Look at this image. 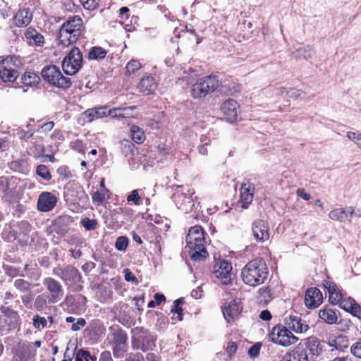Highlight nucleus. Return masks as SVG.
<instances>
[{
	"mask_svg": "<svg viewBox=\"0 0 361 361\" xmlns=\"http://www.w3.org/2000/svg\"><path fill=\"white\" fill-rule=\"evenodd\" d=\"M188 252L192 259L201 261L207 257V252L204 247L205 238L204 231L200 226L190 228L186 236Z\"/></svg>",
	"mask_w": 361,
	"mask_h": 361,
	"instance_id": "f03ea898",
	"label": "nucleus"
},
{
	"mask_svg": "<svg viewBox=\"0 0 361 361\" xmlns=\"http://www.w3.org/2000/svg\"><path fill=\"white\" fill-rule=\"evenodd\" d=\"M21 80H22V82L24 85L32 86L33 85L38 83V81L39 80V78L37 74H35L34 73L26 72L22 76Z\"/></svg>",
	"mask_w": 361,
	"mask_h": 361,
	"instance_id": "72a5a7b5",
	"label": "nucleus"
},
{
	"mask_svg": "<svg viewBox=\"0 0 361 361\" xmlns=\"http://www.w3.org/2000/svg\"><path fill=\"white\" fill-rule=\"evenodd\" d=\"M123 273L126 281L131 282L135 285L138 284L139 281L137 279L129 269H124Z\"/></svg>",
	"mask_w": 361,
	"mask_h": 361,
	"instance_id": "603ef678",
	"label": "nucleus"
},
{
	"mask_svg": "<svg viewBox=\"0 0 361 361\" xmlns=\"http://www.w3.org/2000/svg\"><path fill=\"white\" fill-rule=\"evenodd\" d=\"M105 198V195L104 192L96 191L92 195V199L94 203L97 204H100L103 202Z\"/></svg>",
	"mask_w": 361,
	"mask_h": 361,
	"instance_id": "5fc2aeb1",
	"label": "nucleus"
},
{
	"mask_svg": "<svg viewBox=\"0 0 361 361\" xmlns=\"http://www.w3.org/2000/svg\"><path fill=\"white\" fill-rule=\"evenodd\" d=\"M108 115L112 117L123 118V108H115L109 109Z\"/></svg>",
	"mask_w": 361,
	"mask_h": 361,
	"instance_id": "4d7b16f0",
	"label": "nucleus"
},
{
	"mask_svg": "<svg viewBox=\"0 0 361 361\" xmlns=\"http://www.w3.org/2000/svg\"><path fill=\"white\" fill-rule=\"evenodd\" d=\"M82 26V20L78 16L63 23L58 33V46L63 48L75 43L81 34Z\"/></svg>",
	"mask_w": 361,
	"mask_h": 361,
	"instance_id": "7ed1b4c3",
	"label": "nucleus"
},
{
	"mask_svg": "<svg viewBox=\"0 0 361 361\" xmlns=\"http://www.w3.org/2000/svg\"><path fill=\"white\" fill-rule=\"evenodd\" d=\"M81 224L87 231L96 229L97 226V220L85 218L81 220Z\"/></svg>",
	"mask_w": 361,
	"mask_h": 361,
	"instance_id": "49530a36",
	"label": "nucleus"
},
{
	"mask_svg": "<svg viewBox=\"0 0 361 361\" xmlns=\"http://www.w3.org/2000/svg\"><path fill=\"white\" fill-rule=\"evenodd\" d=\"M86 325V321L85 319L80 317L78 318L76 322H74L71 326V330L73 331H79Z\"/></svg>",
	"mask_w": 361,
	"mask_h": 361,
	"instance_id": "6e6d98bb",
	"label": "nucleus"
},
{
	"mask_svg": "<svg viewBox=\"0 0 361 361\" xmlns=\"http://www.w3.org/2000/svg\"><path fill=\"white\" fill-rule=\"evenodd\" d=\"M106 51L100 47H94L90 51L88 57L92 60H99L104 59L106 55Z\"/></svg>",
	"mask_w": 361,
	"mask_h": 361,
	"instance_id": "473e14b6",
	"label": "nucleus"
},
{
	"mask_svg": "<svg viewBox=\"0 0 361 361\" xmlns=\"http://www.w3.org/2000/svg\"><path fill=\"white\" fill-rule=\"evenodd\" d=\"M323 287L329 293V301L331 303L338 304L343 298L342 293L334 283L329 281H324Z\"/></svg>",
	"mask_w": 361,
	"mask_h": 361,
	"instance_id": "5701e85b",
	"label": "nucleus"
},
{
	"mask_svg": "<svg viewBox=\"0 0 361 361\" xmlns=\"http://www.w3.org/2000/svg\"><path fill=\"white\" fill-rule=\"evenodd\" d=\"M32 298H33V294L31 292H30L29 293L24 295L21 297L23 303L26 306H27L28 305H30L31 303Z\"/></svg>",
	"mask_w": 361,
	"mask_h": 361,
	"instance_id": "69168bd1",
	"label": "nucleus"
},
{
	"mask_svg": "<svg viewBox=\"0 0 361 361\" xmlns=\"http://www.w3.org/2000/svg\"><path fill=\"white\" fill-rule=\"evenodd\" d=\"M37 174L46 180H49L51 178V175L49 170L45 165H39L37 168Z\"/></svg>",
	"mask_w": 361,
	"mask_h": 361,
	"instance_id": "a19ab883",
	"label": "nucleus"
},
{
	"mask_svg": "<svg viewBox=\"0 0 361 361\" xmlns=\"http://www.w3.org/2000/svg\"><path fill=\"white\" fill-rule=\"evenodd\" d=\"M297 195L305 200H309L311 198L310 193H307L304 188H299L296 191Z\"/></svg>",
	"mask_w": 361,
	"mask_h": 361,
	"instance_id": "e2e57ef3",
	"label": "nucleus"
},
{
	"mask_svg": "<svg viewBox=\"0 0 361 361\" xmlns=\"http://www.w3.org/2000/svg\"><path fill=\"white\" fill-rule=\"evenodd\" d=\"M33 14L29 8H20L14 15L13 23L16 27H26L32 20Z\"/></svg>",
	"mask_w": 361,
	"mask_h": 361,
	"instance_id": "4be33fe9",
	"label": "nucleus"
},
{
	"mask_svg": "<svg viewBox=\"0 0 361 361\" xmlns=\"http://www.w3.org/2000/svg\"><path fill=\"white\" fill-rule=\"evenodd\" d=\"M53 273L59 276L66 284H77L81 282L82 276L80 271L72 265H67L63 268H56Z\"/></svg>",
	"mask_w": 361,
	"mask_h": 361,
	"instance_id": "9d476101",
	"label": "nucleus"
},
{
	"mask_svg": "<svg viewBox=\"0 0 361 361\" xmlns=\"http://www.w3.org/2000/svg\"><path fill=\"white\" fill-rule=\"evenodd\" d=\"M258 294L260 298V302L268 303L271 300V290L269 287H262L258 290Z\"/></svg>",
	"mask_w": 361,
	"mask_h": 361,
	"instance_id": "f704fd0d",
	"label": "nucleus"
},
{
	"mask_svg": "<svg viewBox=\"0 0 361 361\" xmlns=\"http://www.w3.org/2000/svg\"><path fill=\"white\" fill-rule=\"evenodd\" d=\"M314 54V50L310 47H300L295 51V57L298 59H308Z\"/></svg>",
	"mask_w": 361,
	"mask_h": 361,
	"instance_id": "7c9ffc66",
	"label": "nucleus"
},
{
	"mask_svg": "<svg viewBox=\"0 0 361 361\" xmlns=\"http://www.w3.org/2000/svg\"><path fill=\"white\" fill-rule=\"evenodd\" d=\"M82 66V54L78 47H73L62 61V68L67 75L77 73Z\"/></svg>",
	"mask_w": 361,
	"mask_h": 361,
	"instance_id": "1a4fd4ad",
	"label": "nucleus"
},
{
	"mask_svg": "<svg viewBox=\"0 0 361 361\" xmlns=\"http://www.w3.org/2000/svg\"><path fill=\"white\" fill-rule=\"evenodd\" d=\"M221 109L228 121L233 123L237 120L238 105L235 100L229 99L225 101L222 103Z\"/></svg>",
	"mask_w": 361,
	"mask_h": 361,
	"instance_id": "aec40b11",
	"label": "nucleus"
},
{
	"mask_svg": "<svg viewBox=\"0 0 361 361\" xmlns=\"http://www.w3.org/2000/svg\"><path fill=\"white\" fill-rule=\"evenodd\" d=\"M90 360H95L96 357H92L89 351L82 349L77 351L75 361H90Z\"/></svg>",
	"mask_w": 361,
	"mask_h": 361,
	"instance_id": "4c0bfd02",
	"label": "nucleus"
},
{
	"mask_svg": "<svg viewBox=\"0 0 361 361\" xmlns=\"http://www.w3.org/2000/svg\"><path fill=\"white\" fill-rule=\"evenodd\" d=\"M128 239L126 236H120L116 239L115 247L119 251H125L128 245Z\"/></svg>",
	"mask_w": 361,
	"mask_h": 361,
	"instance_id": "79ce46f5",
	"label": "nucleus"
},
{
	"mask_svg": "<svg viewBox=\"0 0 361 361\" xmlns=\"http://www.w3.org/2000/svg\"><path fill=\"white\" fill-rule=\"evenodd\" d=\"M309 329L310 326L307 321L295 316V333L305 334Z\"/></svg>",
	"mask_w": 361,
	"mask_h": 361,
	"instance_id": "c756f323",
	"label": "nucleus"
},
{
	"mask_svg": "<svg viewBox=\"0 0 361 361\" xmlns=\"http://www.w3.org/2000/svg\"><path fill=\"white\" fill-rule=\"evenodd\" d=\"M11 65V61L8 59L0 61V78L5 82H13L18 77V72Z\"/></svg>",
	"mask_w": 361,
	"mask_h": 361,
	"instance_id": "a211bd4d",
	"label": "nucleus"
},
{
	"mask_svg": "<svg viewBox=\"0 0 361 361\" xmlns=\"http://www.w3.org/2000/svg\"><path fill=\"white\" fill-rule=\"evenodd\" d=\"M319 317L329 324L337 323V315L336 312L331 309H324L320 310L319 312Z\"/></svg>",
	"mask_w": 361,
	"mask_h": 361,
	"instance_id": "c85d7f7f",
	"label": "nucleus"
},
{
	"mask_svg": "<svg viewBox=\"0 0 361 361\" xmlns=\"http://www.w3.org/2000/svg\"><path fill=\"white\" fill-rule=\"evenodd\" d=\"M132 139L137 143H142L145 140L143 130L137 126H132L130 128Z\"/></svg>",
	"mask_w": 361,
	"mask_h": 361,
	"instance_id": "2f4dec72",
	"label": "nucleus"
},
{
	"mask_svg": "<svg viewBox=\"0 0 361 361\" xmlns=\"http://www.w3.org/2000/svg\"><path fill=\"white\" fill-rule=\"evenodd\" d=\"M242 310L240 300L234 298L223 310L224 318L229 322L237 317Z\"/></svg>",
	"mask_w": 361,
	"mask_h": 361,
	"instance_id": "412c9836",
	"label": "nucleus"
},
{
	"mask_svg": "<svg viewBox=\"0 0 361 361\" xmlns=\"http://www.w3.org/2000/svg\"><path fill=\"white\" fill-rule=\"evenodd\" d=\"M14 286L21 292H28L31 289V283L21 279L14 281Z\"/></svg>",
	"mask_w": 361,
	"mask_h": 361,
	"instance_id": "e433bc0d",
	"label": "nucleus"
},
{
	"mask_svg": "<svg viewBox=\"0 0 361 361\" xmlns=\"http://www.w3.org/2000/svg\"><path fill=\"white\" fill-rule=\"evenodd\" d=\"M336 324H338V330L343 332L349 330L350 327L352 326V322L349 319H340Z\"/></svg>",
	"mask_w": 361,
	"mask_h": 361,
	"instance_id": "3c124183",
	"label": "nucleus"
},
{
	"mask_svg": "<svg viewBox=\"0 0 361 361\" xmlns=\"http://www.w3.org/2000/svg\"><path fill=\"white\" fill-rule=\"evenodd\" d=\"M254 185L250 183L242 184L240 187V201L243 208H247L253 200Z\"/></svg>",
	"mask_w": 361,
	"mask_h": 361,
	"instance_id": "b1692460",
	"label": "nucleus"
},
{
	"mask_svg": "<svg viewBox=\"0 0 361 361\" xmlns=\"http://www.w3.org/2000/svg\"><path fill=\"white\" fill-rule=\"evenodd\" d=\"M304 301L308 308H316L323 302L322 293L316 287L310 288L305 293Z\"/></svg>",
	"mask_w": 361,
	"mask_h": 361,
	"instance_id": "f3484780",
	"label": "nucleus"
},
{
	"mask_svg": "<svg viewBox=\"0 0 361 361\" xmlns=\"http://www.w3.org/2000/svg\"><path fill=\"white\" fill-rule=\"evenodd\" d=\"M232 266L226 260H220L214 267L213 274L224 285H228L231 282Z\"/></svg>",
	"mask_w": 361,
	"mask_h": 361,
	"instance_id": "ddd939ff",
	"label": "nucleus"
},
{
	"mask_svg": "<svg viewBox=\"0 0 361 361\" xmlns=\"http://www.w3.org/2000/svg\"><path fill=\"white\" fill-rule=\"evenodd\" d=\"M261 346L262 345L260 343H255L248 350V355L251 357H257L259 354Z\"/></svg>",
	"mask_w": 361,
	"mask_h": 361,
	"instance_id": "864d4df0",
	"label": "nucleus"
},
{
	"mask_svg": "<svg viewBox=\"0 0 361 361\" xmlns=\"http://www.w3.org/2000/svg\"><path fill=\"white\" fill-rule=\"evenodd\" d=\"M354 213V207H348L346 208H336L331 210L329 213L328 216L329 219L334 221H338L340 222H351V219Z\"/></svg>",
	"mask_w": 361,
	"mask_h": 361,
	"instance_id": "6ab92c4d",
	"label": "nucleus"
},
{
	"mask_svg": "<svg viewBox=\"0 0 361 361\" xmlns=\"http://www.w3.org/2000/svg\"><path fill=\"white\" fill-rule=\"evenodd\" d=\"M269 338L275 343L288 346L291 344V338H293V334L286 326L278 325L272 329L269 335Z\"/></svg>",
	"mask_w": 361,
	"mask_h": 361,
	"instance_id": "9b49d317",
	"label": "nucleus"
},
{
	"mask_svg": "<svg viewBox=\"0 0 361 361\" xmlns=\"http://www.w3.org/2000/svg\"><path fill=\"white\" fill-rule=\"evenodd\" d=\"M42 283L50 293L49 303H56L62 299L63 296V287L57 280L52 277H46L43 279Z\"/></svg>",
	"mask_w": 361,
	"mask_h": 361,
	"instance_id": "f8f14e48",
	"label": "nucleus"
},
{
	"mask_svg": "<svg viewBox=\"0 0 361 361\" xmlns=\"http://www.w3.org/2000/svg\"><path fill=\"white\" fill-rule=\"evenodd\" d=\"M355 302L356 301L351 298H348V299L342 298L338 304L342 309L349 312L350 310H352L353 305H355Z\"/></svg>",
	"mask_w": 361,
	"mask_h": 361,
	"instance_id": "a18cd8bd",
	"label": "nucleus"
},
{
	"mask_svg": "<svg viewBox=\"0 0 361 361\" xmlns=\"http://www.w3.org/2000/svg\"><path fill=\"white\" fill-rule=\"evenodd\" d=\"M237 344L235 342H231L228 343L226 351L227 353L231 356L233 354H234L237 350Z\"/></svg>",
	"mask_w": 361,
	"mask_h": 361,
	"instance_id": "338daca9",
	"label": "nucleus"
},
{
	"mask_svg": "<svg viewBox=\"0 0 361 361\" xmlns=\"http://www.w3.org/2000/svg\"><path fill=\"white\" fill-rule=\"evenodd\" d=\"M195 190L183 185H177L173 195V201L177 207L184 213H190L195 208V200L192 197Z\"/></svg>",
	"mask_w": 361,
	"mask_h": 361,
	"instance_id": "20e7f679",
	"label": "nucleus"
},
{
	"mask_svg": "<svg viewBox=\"0 0 361 361\" xmlns=\"http://www.w3.org/2000/svg\"><path fill=\"white\" fill-rule=\"evenodd\" d=\"M25 37L30 45L42 46L44 44V37L36 30L29 27L25 32Z\"/></svg>",
	"mask_w": 361,
	"mask_h": 361,
	"instance_id": "a878e982",
	"label": "nucleus"
},
{
	"mask_svg": "<svg viewBox=\"0 0 361 361\" xmlns=\"http://www.w3.org/2000/svg\"><path fill=\"white\" fill-rule=\"evenodd\" d=\"M351 313L353 316L360 319L361 318V307L360 305L357 303V302H355V305H353L352 310L349 312Z\"/></svg>",
	"mask_w": 361,
	"mask_h": 361,
	"instance_id": "052dcab7",
	"label": "nucleus"
},
{
	"mask_svg": "<svg viewBox=\"0 0 361 361\" xmlns=\"http://www.w3.org/2000/svg\"><path fill=\"white\" fill-rule=\"evenodd\" d=\"M219 85V81L215 75H209L200 78L191 87V95L195 98H201L213 92Z\"/></svg>",
	"mask_w": 361,
	"mask_h": 361,
	"instance_id": "423d86ee",
	"label": "nucleus"
},
{
	"mask_svg": "<svg viewBox=\"0 0 361 361\" xmlns=\"http://www.w3.org/2000/svg\"><path fill=\"white\" fill-rule=\"evenodd\" d=\"M32 321L33 326L37 329L44 328L47 324V321L44 317H42L38 315L34 316Z\"/></svg>",
	"mask_w": 361,
	"mask_h": 361,
	"instance_id": "de8ad7c7",
	"label": "nucleus"
},
{
	"mask_svg": "<svg viewBox=\"0 0 361 361\" xmlns=\"http://www.w3.org/2000/svg\"><path fill=\"white\" fill-rule=\"evenodd\" d=\"M350 351L355 356L361 358V341L353 345Z\"/></svg>",
	"mask_w": 361,
	"mask_h": 361,
	"instance_id": "bf43d9fd",
	"label": "nucleus"
},
{
	"mask_svg": "<svg viewBox=\"0 0 361 361\" xmlns=\"http://www.w3.org/2000/svg\"><path fill=\"white\" fill-rule=\"evenodd\" d=\"M99 361H112L110 352L105 351L101 354Z\"/></svg>",
	"mask_w": 361,
	"mask_h": 361,
	"instance_id": "774afa93",
	"label": "nucleus"
},
{
	"mask_svg": "<svg viewBox=\"0 0 361 361\" xmlns=\"http://www.w3.org/2000/svg\"><path fill=\"white\" fill-rule=\"evenodd\" d=\"M47 305V299L43 295H38L35 300L34 307L37 311H41Z\"/></svg>",
	"mask_w": 361,
	"mask_h": 361,
	"instance_id": "09e8293b",
	"label": "nucleus"
},
{
	"mask_svg": "<svg viewBox=\"0 0 361 361\" xmlns=\"http://www.w3.org/2000/svg\"><path fill=\"white\" fill-rule=\"evenodd\" d=\"M305 341L304 343L300 342L295 350V361H308L307 351L313 355H318L322 350L319 339L309 337Z\"/></svg>",
	"mask_w": 361,
	"mask_h": 361,
	"instance_id": "6e6552de",
	"label": "nucleus"
},
{
	"mask_svg": "<svg viewBox=\"0 0 361 361\" xmlns=\"http://www.w3.org/2000/svg\"><path fill=\"white\" fill-rule=\"evenodd\" d=\"M252 234L254 239L259 243L267 241L269 238V227L264 220L258 219L252 224Z\"/></svg>",
	"mask_w": 361,
	"mask_h": 361,
	"instance_id": "2eb2a0df",
	"label": "nucleus"
},
{
	"mask_svg": "<svg viewBox=\"0 0 361 361\" xmlns=\"http://www.w3.org/2000/svg\"><path fill=\"white\" fill-rule=\"evenodd\" d=\"M128 202H133L135 205L142 204V199L139 195L138 190H133L129 195L127 197Z\"/></svg>",
	"mask_w": 361,
	"mask_h": 361,
	"instance_id": "ea45409f",
	"label": "nucleus"
},
{
	"mask_svg": "<svg viewBox=\"0 0 361 361\" xmlns=\"http://www.w3.org/2000/svg\"><path fill=\"white\" fill-rule=\"evenodd\" d=\"M184 303V299L183 298H178L173 302V305L171 310V312L173 314H178V317L180 321L183 319V309L181 305Z\"/></svg>",
	"mask_w": 361,
	"mask_h": 361,
	"instance_id": "c9c22d12",
	"label": "nucleus"
},
{
	"mask_svg": "<svg viewBox=\"0 0 361 361\" xmlns=\"http://www.w3.org/2000/svg\"><path fill=\"white\" fill-rule=\"evenodd\" d=\"M83 7L89 11L97 9L99 4V0H80Z\"/></svg>",
	"mask_w": 361,
	"mask_h": 361,
	"instance_id": "37998d69",
	"label": "nucleus"
},
{
	"mask_svg": "<svg viewBox=\"0 0 361 361\" xmlns=\"http://www.w3.org/2000/svg\"><path fill=\"white\" fill-rule=\"evenodd\" d=\"M156 88L157 83L154 78L149 75L144 77L137 85L139 91L146 95L154 92Z\"/></svg>",
	"mask_w": 361,
	"mask_h": 361,
	"instance_id": "393cba45",
	"label": "nucleus"
},
{
	"mask_svg": "<svg viewBox=\"0 0 361 361\" xmlns=\"http://www.w3.org/2000/svg\"><path fill=\"white\" fill-rule=\"evenodd\" d=\"M113 336L114 343L116 346L124 344L127 341V336L118 325H113L109 328Z\"/></svg>",
	"mask_w": 361,
	"mask_h": 361,
	"instance_id": "bb28decb",
	"label": "nucleus"
},
{
	"mask_svg": "<svg viewBox=\"0 0 361 361\" xmlns=\"http://www.w3.org/2000/svg\"><path fill=\"white\" fill-rule=\"evenodd\" d=\"M268 276V268L262 258L250 261L241 271L243 281L250 286L262 284Z\"/></svg>",
	"mask_w": 361,
	"mask_h": 361,
	"instance_id": "f257e3e1",
	"label": "nucleus"
},
{
	"mask_svg": "<svg viewBox=\"0 0 361 361\" xmlns=\"http://www.w3.org/2000/svg\"><path fill=\"white\" fill-rule=\"evenodd\" d=\"M141 67L140 63L137 60H131L126 65V71L129 75L135 73Z\"/></svg>",
	"mask_w": 361,
	"mask_h": 361,
	"instance_id": "c03bdc74",
	"label": "nucleus"
},
{
	"mask_svg": "<svg viewBox=\"0 0 361 361\" xmlns=\"http://www.w3.org/2000/svg\"><path fill=\"white\" fill-rule=\"evenodd\" d=\"M19 226L22 231L25 233H29L31 231V225L29 222L26 221H23L19 223Z\"/></svg>",
	"mask_w": 361,
	"mask_h": 361,
	"instance_id": "0e129e2a",
	"label": "nucleus"
},
{
	"mask_svg": "<svg viewBox=\"0 0 361 361\" xmlns=\"http://www.w3.org/2000/svg\"><path fill=\"white\" fill-rule=\"evenodd\" d=\"M57 202V197L50 192H42L38 198L37 209L40 212H47L52 210Z\"/></svg>",
	"mask_w": 361,
	"mask_h": 361,
	"instance_id": "dca6fc26",
	"label": "nucleus"
},
{
	"mask_svg": "<svg viewBox=\"0 0 361 361\" xmlns=\"http://www.w3.org/2000/svg\"><path fill=\"white\" fill-rule=\"evenodd\" d=\"M41 73L45 81L56 87L67 89L71 85V79L64 76L56 66H45Z\"/></svg>",
	"mask_w": 361,
	"mask_h": 361,
	"instance_id": "0eeeda50",
	"label": "nucleus"
},
{
	"mask_svg": "<svg viewBox=\"0 0 361 361\" xmlns=\"http://www.w3.org/2000/svg\"><path fill=\"white\" fill-rule=\"evenodd\" d=\"M54 126V123L53 121H49L44 123L40 128L38 130L40 133H47L49 132Z\"/></svg>",
	"mask_w": 361,
	"mask_h": 361,
	"instance_id": "680f3d73",
	"label": "nucleus"
},
{
	"mask_svg": "<svg viewBox=\"0 0 361 361\" xmlns=\"http://www.w3.org/2000/svg\"><path fill=\"white\" fill-rule=\"evenodd\" d=\"M324 342L331 348V351L336 350L339 352H343L350 344L348 337L338 333H329Z\"/></svg>",
	"mask_w": 361,
	"mask_h": 361,
	"instance_id": "4468645a",
	"label": "nucleus"
},
{
	"mask_svg": "<svg viewBox=\"0 0 361 361\" xmlns=\"http://www.w3.org/2000/svg\"><path fill=\"white\" fill-rule=\"evenodd\" d=\"M219 85V81L215 75H209L200 78L191 87V95L195 98H201L213 92Z\"/></svg>",
	"mask_w": 361,
	"mask_h": 361,
	"instance_id": "39448f33",
	"label": "nucleus"
},
{
	"mask_svg": "<svg viewBox=\"0 0 361 361\" xmlns=\"http://www.w3.org/2000/svg\"><path fill=\"white\" fill-rule=\"evenodd\" d=\"M1 313L9 319L8 325L12 328H16L18 324L19 321V315L18 314L14 311L13 310L8 307H1Z\"/></svg>",
	"mask_w": 361,
	"mask_h": 361,
	"instance_id": "cd10ccee",
	"label": "nucleus"
},
{
	"mask_svg": "<svg viewBox=\"0 0 361 361\" xmlns=\"http://www.w3.org/2000/svg\"><path fill=\"white\" fill-rule=\"evenodd\" d=\"M109 111V109H108L107 107L104 106L90 109V112L94 113L97 114V118H103L104 116H109L108 115Z\"/></svg>",
	"mask_w": 361,
	"mask_h": 361,
	"instance_id": "8fccbe9b",
	"label": "nucleus"
},
{
	"mask_svg": "<svg viewBox=\"0 0 361 361\" xmlns=\"http://www.w3.org/2000/svg\"><path fill=\"white\" fill-rule=\"evenodd\" d=\"M346 137L361 149V133L359 131H349L347 132Z\"/></svg>",
	"mask_w": 361,
	"mask_h": 361,
	"instance_id": "58836bf2",
	"label": "nucleus"
},
{
	"mask_svg": "<svg viewBox=\"0 0 361 361\" xmlns=\"http://www.w3.org/2000/svg\"><path fill=\"white\" fill-rule=\"evenodd\" d=\"M137 109L136 106H130L126 108H123V118H135L136 117V115H135L133 111H135Z\"/></svg>",
	"mask_w": 361,
	"mask_h": 361,
	"instance_id": "13d9d810",
	"label": "nucleus"
}]
</instances>
